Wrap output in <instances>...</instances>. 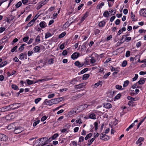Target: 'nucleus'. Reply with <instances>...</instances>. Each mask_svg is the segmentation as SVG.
I'll return each instance as SVG.
<instances>
[{"label": "nucleus", "mask_w": 146, "mask_h": 146, "mask_svg": "<svg viewBox=\"0 0 146 146\" xmlns=\"http://www.w3.org/2000/svg\"><path fill=\"white\" fill-rule=\"evenodd\" d=\"M111 73L110 72H108L106 74H105L103 78H104L106 79L108 77L110 74Z\"/></svg>", "instance_id": "c9c22d12"}, {"label": "nucleus", "mask_w": 146, "mask_h": 146, "mask_svg": "<svg viewBox=\"0 0 146 146\" xmlns=\"http://www.w3.org/2000/svg\"><path fill=\"white\" fill-rule=\"evenodd\" d=\"M42 98H41L36 99L35 100V104H37L41 100Z\"/></svg>", "instance_id": "a19ab883"}, {"label": "nucleus", "mask_w": 146, "mask_h": 146, "mask_svg": "<svg viewBox=\"0 0 146 146\" xmlns=\"http://www.w3.org/2000/svg\"><path fill=\"white\" fill-rule=\"evenodd\" d=\"M102 82L101 81H99L98 82L96 83L95 84H94V88H96L98 87L100 85L101 86L102 85Z\"/></svg>", "instance_id": "f3484780"}, {"label": "nucleus", "mask_w": 146, "mask_h": 146, "mask_svg": "<svg viewBox=\"0 0 146 146\" xmlns=\"http://www.w3.org/2000/svg\"><path fill=\"white\" fill-rule=\"evenodd\" d=\"M84 140V137L83 136H81L79 139V142H81L83 141Z\"/></svg>", "instance_id": "69168bd1"}, {"label": "nucleus", "mask_w": 146, "mask_h": 146, "mask_svg": "<svg viewBox=\"0 0 146 146\" xmlns=\"http://www.w3.org/2000/svg\"><path fill=\"white\" fill-rule=\"evenodd\" d=\"M40 36L39 35H38L35 40V42H37L38 43L40 41Z\"/></svg>", "instance_id": "5701e85b"}, {"label": "nucleus", "mask_w": 146, "mask_h": 146, "mask_svg": "<svg viewBox=\"0 0 146 146\" xmlns=\"http://www.w3.org/2000/svg\"><path fill=\"white\" fill-rule=\"evenodd\" d=\"M33 53V52L32 51L29 50L28 52V56H31Z\"/></svg>", "instance_id": "6e6d98bb"}, {"label": "nucleus", "mask_w": 146, "mask_h": 146, "mask_svg": "<svg viewBox=\"0 0 146 146\" xmlns=\"http://www.w3.org/2000/svg\"><path fill=\"white\" fill-rule=\"evenodd\" d=\"M84 86L85 85H84V84L82 83L78 85H75V87L76 88L80 89L84 87Z\"/></svg>", "instance_id": "6e6552de"}, {"label": "nucleus", "mask_w": 146, "mask_h": 146, "mask_svg": "<svg viewBox=\"0 0 146 146\" xmlns=\"http://www.w3.org/2000/svg\"><path fill=\"white\" fill-rule=\"evenodd\" d=\"M89 12H86L84 15L83 17H82V19L81 20V22H82L85 19L88 17L89 15Z\"/></svg>", "instance_id": "423d86ee"}, {"label": "nucleus", "mask_w": 146, "mask_h": 146, "mask_svg": "<svg viewBox=\"0 0 146 146\" xmlns=\"http://www.w3.org/2000/svg\"><path fill=\"white\" fill-rule=\"evenodd\" d=\"M90 75L89 74H85L83 75L82 79L83 80H87L89 77Z\"/></svg>", "instance_id": "6ab92c4d"}, {"label": "nucleus", "mask_w": 146, "mask_h": 146, "mask_svg": "<svg viewBox=\"0 0 146 146\" xmlns=\"http://www.w3.org/2000/svg\"><path fill=\"white\" fill-rule=\"evenodd\" d=\"M52 36V35L51 33H46L45 35V39H46Z\"/></svg>", "instance_id": "bb28decb"}, {"label": "nucleus", "mask_w": 146, "mask_h": 146, "mask_svg": "<svg viewBox=\"0 0 146 146\" xmlns=\"http://www.w3.org/2000/svg\"><path fill=\"white\" fill-rule=\"evenodd\" d=\"M39 25L41 28H44L46 26V23L44 21H42L39 24Z\"/></svg>", "instance_id": "9d476101"}, {"label": "nucleus", "mask_w": 146, "mask_h": 146, "mask_svg": "<svg viewBox=\"0 0 146 146\" xmlns=\"http://www.w3.org/2000/svg\"><path fill=\"white\" fill-rule=\"evenodd\" d=\"M11 87L14 90H17L18 88V87L17 86L13 84L12 85Z\"/></svg>", "instance_id": "f704fd0d"}, {"label": "nucleus", "mask_w": 146, "mask_h": 146, "mask_svg": "<svg viewBox=\"0 0 146 146\" xmlns=\"http://www.w3.org/2000/svg\"><path fill=\"white\" fill-rule=\"evenodd\" d=\"M120 20L119 19H117L115 21V23L116 25H117L119 24V23H120Z\"/></svg>", "instance_id": "052dcab7"}, {"label": "nucleus", "mask_w": 146, "mask_h": 146, "mask_svg": "<svg viewBox=\"0 0 146 146\" xmlns=\"http://www.w3.org/2000/svg\"><path fill=\"white\" fill-rule=\"evenodd\" d=\"M110 13L107 11H106L103 14V16L105 17H108L109 16Z\"/></svg>", "instance_id": "412c9836"}, {"label": "nucleus", "mask_w": 146, "mask_h": 146, "mask_svg": "<svg viewBox=\"0 0 146 146\" xmlns=\"http://www.w3.org/2000/svg\"><path fill=\"white\" fill-rule=\"evenodd\" d=\"M106 24V22L104 21L100 22L98 24L99 26L100 27H104Z\"/></svg>", "instance_id": "f8f14e48"}, {"label": "nucleus", "mask_w": 146, "mask_h": 146, "mask_svg": "<svg viewBox=\"0 0 146 146\" xmlns=\"http://www.w3.org/2000/svg\"><path fill=\"white\" fill-rule=\"evenodd\" d=\"M94 125L95 127V130H97L98 129V123L97 122H95L94 123Z\"/></svg>", "instance_id": "49530a36"}, {"label": "nucleus", "mask_w": 146, "mask_h": 146, "mask_svg": "<svg viewBox=\"0 0 146 146\" xmlns=\"http://www.w3.org/2000/svg\"><path fill=\"white\" fill-rule=\"evenodd\" d=\"M127 61L126 60H124L123 62L121 64V66L123 67H125L127 65Z\"/></svg>", "instance_id": "7c9ffc66"}, {"label": "nucleus", "mask_w": 146, "mask_h": 146, "mask_svg": "<svg viewBox=\"0 0 146 146\" xmlns=\"http://www.w3.org/2000/svg\"><path fill=\"white\" fill-rule=\"evenodd\" d=\"M48 140V139L45 141L43 143H42V145L41 146H44V145L47 144L49 143V141Z\"/></svg>", "instance_id": "58836bf2"}, {"label": "nucleus", "mask_w": 146, "mask_h": 146, "mask_svg": "<svg viewBox=\"0 0 146 146\" xmlns=\"http://www.w3.org/2000/svg\"><path fill=\"white\" fill-rule=\"evenodd\" d=\"M92 135V134L90 133L89 134H87L85 137V139L86 140H87L88 138H90Z\"/></svg>", "instance_id": "b1692460"}, {"label": "nucleus", "mask_w": 146, "mask_h": 146, "mask_svg": "<svg viewBox=\"0 0 146 146\" xmlns=\"http://www.w3.org/2000/svg\"><path fill=\"white\" fill-rule=\"evenodd\" d=\"M34 21V20H31L27 25V26L26 28L33 26L34 24L33 23Z\"/></svg>", "instance_id": "aec40b11"}, {"label": "nucleus", "mask_w": 146, "mask_h": 146, "mask_svg": "<svg viewBox=\"0 0 146 146\" xmlns=\"http://www.w3.org/2000/svg\"><path fill=\"white\" fill-rule=\"evenodd\" d=\"M55 96L54 94H51L48 95V98H51L54 97Z\"/></svg>", "instance_id": "e2e57ef3"}, {"label": "nucleus", "mask_w": 146, "mask_h": 146, "mask_svg": "<svg viewBox=\"0 0 146 146\" xmlns=\"http://www.w3.org/2000/svg\"><path fill=\"white\" fill-rule=\"evenodd\" d=\"M143 78H141L140 80L137 83L141 85L144 84L145 81L143 79Z\"/></svg>", "instance_id": "2eb2a0df"}, {"label": "nucleus", "mask_w": 146, "mask_h": 146, "mask_svg": "<svg viewBox=\"0 0 146 146\" xmlns=\"http://www.w3.org/2000/svg\"><path fill=\"white\" fill-rule=\"evenodd\" d=\"M84 94V93H82V94H77V95H76L75 97L76 98H80V97H81Z\"/></svg>", "instance_id": "37998d69"}, {"label": "nucleus", "mask_w": 146, "mask_h": 146, "mask_svg": "<svg viewBox=\"0 0 146 146\" xmlns=\"http://www.w3.org/2000/svg\"><path fill=\"white\" fill-rule=\"evenodd\" d=\"M18 40V39L17 38H15L14 39L13 41L12 42V44L13 45L14 44L17 42Z\"/></svg>", "instance_id": "0e129e2a"}, {"label": "nucleus", "mask_w": 146, "mask_h": 146, "mask_svg": "<svg viewBox=\"0 0 146 146\" xmlns=\"http://www.w3.org/2000/svg\"><path fill=\"white\" fill-rule=\"evenodd\" d=\"M54 62V60L53 58H50L48 61V63L49 64H53Z\"/></svg>", "instance_id": "c03bdc74"}, {"label": "nucleus", "mask_w": 146, "mask_h": 146, "mask_svg": "<svg viewBox=\"0 0 146 146\" xmlns=\"http://www.w3.org/2000/svg\"><path fill=\"white\" fill-rule=\"evenodd\" d=\"M130 52L129 51H127L125 54V56L126 57H128L130 56Z\"/></svg>", "instance_id": "8fccbe9b"}, {"label": "nucleus", "mask_w": 146, "mask_h": 146, "mask_svg": "<svg viewBox=\"0 0 146 146\" xmlns=\"http://www.w3.org/2000/svg\"><path fill=\"white\" fill-rule=\"evenodd\" d=\"M138 74H135V77L134 78H133L132 79L133 81H134L135 80H136L138 78Z\"/></svg>", "instance_id": "de8ad7c7"}, {"label": "nucleus", "mask_w": 146, "mask_h": 146, "mask_svg": "<svg viewBox=\"0 0 146 146\" xmlns=\"http://www.w3.org/2000/svg\"><path fill=\"white\" fill-rule=\"evenodd\" d=\"M146 31V30H145L144 29H140L139 31V33L140 34H141V33H145Z\"/></svg>", "instance_id": "5fc2aeb1"}, {"label": "nucleus", "mask_w": 146, "mask_h": 146, "mask_svg": "<svg viewBox=\"0 0 146 146\" xmlns=\"http://www.w3.org/2000/svg\"><path fill=\"white\" fill-rule=\"evenodd\" d=\"M11 107L12 110H14L18 108V104L16 103L11 105Z\"/></svg>", "instance_id": "0eeeda50"}, {"label": "nucleus", "mask_w": 146, "mask_h": 146, "mask_svg": "<svg viewBox=\"0 0 146 146\" xmlns=\"http://www.w3.org/2000/svg\"><path fill=\"white\" fill-rule=\"evenodd\" d=\"M95 138H92L89 141H88V146H90L92 144V143L95 140Z\"/></svg>", "instance_id": "4be33fe9"}, {"label": "nucleus", "mask_w": 146, "mask_h": 146, "mask_svg": "<svg viewBox=\"0 0 146 146\" xmlns=\"http://www.w3.org/2000/svg\"><path fill=\"white\" fill-rule=\"evenodd\" d=\"M8 138L6 135L0 133V141H6L7 140Z\"/></svg>", "instance_id": "f03ea898"}, {"label": "nucleus", "mask_w": 146, "mask_h": 146, "mask_svg": "<svg viewBox=\"0 0 146 146\" xmlns=\"http://www.w3.org/2000/svg\"><path fill=\"white\" fill-rule=\"evenodd\" d=\"M80 56V54L78 52H75L71 55V57L73 60H75L78 58Z\"/></svg>", "instance_id": "20e7f679"}, {"label": "nucleus", "mask_w": 146, "mask_h": 146, "mask_svg": "<svg viewBox=\"0 0 146 146\" xmlns=\"http://www.w3.org/2000/svg\"><path fill=\"white\" fill-rule=\"evenodd\" d=\"M121 96L120 94H117L115 97V98L116 99H119Z\"/></svg>", "instance_id": "4d7b16f0"}, {"label": "nucleus", "mask_w": 146, "mask_h": 146, "mask_svg": "<svg viewBox=\"0 0 146 146\" xmlns=\"http://www.w3.org/2000/svg\"><path fill=\"white\" fill-rule=\"evenodd\" d=\"M115 88L116 89L118 90H122L123 89L122 88V86H120L118 85H117L115 86Z\"/></svg>", "instance_id": "79ce46f5"}, {"label": "nucleus", "mask_w": 146, "mask_h": 146, "mask_svg": "<svg viewBox=\"0 0 146 146\" xmlns=\"http://www.w3.org/2000/svg\"><path fill=\"white\" fill-rule=\"evenodd\" d=\"M52 79V78H46L45 79H39L38 80V81L40 82H42V81H48L50 80H51Z\"/></svg>", "instance_id": "c85d7f7f"}, {"label": "nucleus", "mask_w": 146, "mask_h": 146, "mask_svg": "<svg viewBox=\"0 0 146 146\" xmlns=\"http://www.w3.org/2000/svg\"><path fill=\"white\" fill-rule=\"evenodd\" d=\"M65 32H63L60 35L58 36V38H62L64 37L66 35Z\"/></svg>", "instance_id": "c756f323"}, {"label": "nucleus", "mask_w": 146, "mask_h": 146, "mask_svg": "<svg viewBox=\"0 0 146 146\" xmlns=\"http://www.w3.org/2000/svg\"><path fill=\"white\" fill-rule=\"evenodd\" d=\"M27 83L29 85H31L33 83V81L28 79L27 80Z\"/></svg>", "instance_id": "4c0bfd02"}, {"label": "nucleus", "mask_w": 146, "mask_h": 146, "mask_svg": "<svg viewBox=\"0 0 146 146\" xmlns=\"http://www.w3.org/2000/svg\"><path fill=\"white\" fill-rule=\"evenodd\" d=\"M7 64V62L6 61H5L2 62L0 64V68L2 67L5 65Z\"/></svg>", "instance_id": "393cba45"}, {"label": "nucleus", "mask_w": 146, "mask_h": 146, "mask_svg": "<svg viewBox=\"0 0 146 146\" xmlns=\"http://www.w3.org/2000/svg\"><path fill=\"white\" fill-rule=\"evenodd\" d=\"M76 123H79V124H81L82 123V121L80 119L76 120Z\"/></svg>", "instance_id": "13d9d810"}, {"label": "nucleus", "mask_w": 146, "mask_h": 146, "mask_svg": "<svg viewBox=\"0 0 146 146\" xmlns=\"http://www.w3.org/2000/svg\"><path fill=\"white\" fill-rule=\"evenodd\" d=\"M86 42H84L81 46V50L82 51H84L86 49Z\"/></svg>", "instance_id": "9b49d317"}, {"label": "nucleus", "mask_w": 146, "mask_h": 146, "mask_svg": "<svg viewBox=\"0 0 146 146\" xmlns=\"http://www.w3.org/2000/svg\"><path fill=\"white\" fill-rule=\"evenodd\" d=\"M134 123H132L126 129V131H128L130 129L133 127L134 126Z\"/></svg>", "instance_id": "72a5a7b5"}, {"label": "nucleus", "mask_w": 146, "mask_h": 146, "mask_svg": "<svg viewBox=\"0 0 146 146\" xmlns=\"http://www.w3.org/2000/svg\"><path fill=\"white\" fill-rule=\"evenodd\" d=\"M104 107L107 109H110L112 107V105L109 103H104Z\"/></svg>", "instance_id": "39448f33"}, {"label": "nucleus", "mask_w": 146, "mask_h": 146, "mask_svg": "<svg viewBox=\"0 0 146 146\" xmlns=\"http://www.w3.org/2000/svg\"><path fill=\"white\" fill-rule=\"evenodd\" d=\"M58 133H55L52 136V139H55L58 136Z\"/></svg>", "instance_id": "e433bc0d"}, {"label": "nucleus", "mask_w": 146, "mask_h": 146, "mask_svg": "<svg viewBox=\"0 0 146 146\" xmlns=\"http://www.w3.org/2000/svg\"><path fill=\"white\" fill-rule=\"evenodd\" d=\"M100 33V31L99 30L96 29L95 31V35H96L99 34Z\"/></svg>", "instance_id": "bf43d9fd"}, {"label": "nucleus", "mask_w": 146, "mask_h": 146, "mask_svg": "<svg viewBox=\"0 0 146 146\" xmlns=\"http://www.w3.org/2000/svg\"><path fill=\"white\" fill-rule=\"evenodd\" d=\"M141 41L138 42L136 44V46L138 48L139 47H140L141 46Z\"/></svg>", "instance_id": "774afa93"}, {"label": "nucleus", "mask_w": 146, "mask_h": 146, "mask_svg": "<svg viewBox=\"0 0 146 146\" xmlns=\"http://www.w3.org/2000/svg\"><path fill=\"white\" fill-rule=\"evenodd\" d=\"M95 62V60L93 57H92V58H91L90 60V62L92 64L94 63Z\"/></svg>", "instance_id": "338daca9"}, {"label": "nucleus", "mask_w": 146, "mask_h": 146, "mask_svg": "<svg viewBox=\"0 0 146 146\" xmlns=\"http://www.w3.org/2000/svg\"><path fill=\"white\" fill-rule=\"evenodd\" d=\"M129 83V81L128 80H126V81H125L124 82V84H123V87H126L127 86H128Z\"/></svg>", "instance_id": "a878e982"}, {"label": "nucleus", "mask_w": 146, "mask_h": 146, "mask_svg": "<svg viewBox=\"0 0 146 146\" xmlns=\"http://www.w3.org/2000/svg\"><path fill=\"white\" fill-rule=\"evenodd\" d=\"M68 53L67 51L66 50H64L62 52V54L64 56H65Z\"/></svg>", "instance_id": "864d4df0"}, {"label": "nucleus", "mask_w": 146, "mask_h": 146, "mask_svg": "<svg viewBox=\"0 0 146 146\" xmlns=\"http://www.w3.org/2000/svg\"><path fill=\"white\" fill-rule=\"evenodd\" d=\"M104 5V2H102L100 4H98L96 6V8L97 9H100L102 6H103Z\"/></svg>", "instance_id": "dca6fc26"}, {"label": "nucleus", "mask_w": 146, "mask_h": 146, "mask_svg": "<svg viewBox=\"0 0 146 146\" xmlns=\"http://www.w3.org/2000/svg\"><path fill=\"white\" fill-rule=\"evenodd\" d=\"M141 11L142 14L141 15L144 17H146V9H143L141 10Z\"/></svg>", "instance_id": "4468645a"}, {"label": "nucleus", "mask_w": 146, "mask_h": 146, "mask_svg": "<svg viewBox=\"0 0 146 146\" xmlns=\"http://www.w3.org/2000/svg\"><path fill=\"white\" fill-rule=\"evenodd\" d=\"M40 121L39 120H38L37 121L34 122L33 124V127L36 126L40 122Z\"/></svg>", "instance_id": "a18cd8bd"}, {"label": "nucleus", "mask_w": 146, "mask_h": 146, "mask_svg": "<svg viewBox=\"0 0 146 146\" xmlns=\"http://www.w3.org/2000/svg\"><path fill=\"white\" fill-rule=\"evenodd\" d=\"M18 47V46L16 45V46L14 47L11 50V51L12 52H14L15 50H16Z\"/></svg>", "instance_id": "603ef678"}, {"label": "nucleus", "mask_w": 146, "mask_h": 146, "mask_svg": "<svg viewBox=\"0 0 146 146\" xmlns=\"http://www.w3.org/2000/svg\"><path fill=\"white\" fill-rule=\"evenodd\" d=\"M15 128V129L14 131V133L15 134L18 133V127L16 126Z\"/></svg>", "instance_id": "473e14b6"}, {"label": "nucleus", "mask_w": 146, "mask_h": 146, "mask_svg": "<svg viewBox=\"0 0 146 146\" xmlns=\"http://www.w3.org/2000/svg\"><path fill=\"white\" fill-rule=\"evenodd\" d=\"M55 101L54 99H52L49 101H47V99H45L44 102V103L45 105L51 106L53 104H56Z\"/></svg>", "instance_id": "f257e3e1"}, {"label": "nucleus", "mask_w": 146, "mask_h": 146, "mask_svg": "<svg viewBox=\"0 0 146 146\" xmlns=\"http://www.w3.org/2000/svg\"><path fill=\"white\" fill-rule=\"evenodd\" d=\"M54 99L55 100V101L56 104H58V102H60L59 98H54Z\"/></svg>", "instance_id": "3c124183"}, {"label": "nucleus", "mask_w": 146, "mask_h": 146, "mask_svg": "<svg viewBox=\"0 0 146 146\" xmlns=\"http://www.w3.org/2000/svg\"><path fill=\"white\" fill-rule=\"evenodd\" d=\"M47 118V117L46 116H44L41 119V121H44Z\"/></svg>", "instance_id": "680f3d73"}, {"label": "nucleus", "mask_w": 146, "mask_h": 146, "mask_svg": "<svg viewBox=\"0 0 146 146\" xmlns=\"http://www.w3.org/2000/svg\"><path fill=\"white\" fill-rule=\"evenodd\" d=\"M20 60H23L25 59H27V54L26 52L25 53H22L19 55V57Z\"/></svg>", "instance_id": "7ed1b4c3"}, {"label": "nucleus", "mask_w": 146, "mask_h": 146, "mask_svg": "<svg viewBox=\"0 0 146 146\" xmlns=\"http://www.w3.org/2000/svg\"><path fill=\"white\" fill-rule=\"evenodd\" d=\"M74 64L75 66L78 67V68L81 67V63L78 61L75 62L74 63Z\"/></svg>", "instance_id": "a211bd4d"}, {"label": "nucleus", "mask_w": 146, "mask_h": 146, "mask_svg": "<svg viewBox=\"0 0 146 146\" xmlns=\"http://www.w3.org/2000/svg\"><path fill=\"white\" fill-rule=\"evenodd\" d=\"M88 70V68H85L83 69L81 71L80 73L81 74H84V73H85V72H86Z\"/></svg>", "instance_id": "cd10ccee"}, {"label": "nucleus", "mask_w": 146, "mask_h": 146, "mask_svg": "<svg viewBox=\"0 0 146 146\" xmlns=\"http://www.w3.org/2000/svg\"><path fill=\"white\" fill-rule=\"evenodd\" d=\"M31 16H32V15L31 14L29 15V16L27 17V18L26 19L25 21H29L30 19Z\"/></svg>", "instance_id": "09e8293b"}, {"label": "nucleus", "mask_w": 146, "mask_h": 146, "mask_svg": "<svg viewBox=\"0 0 146 146\" xmlns=\"http://www.w3.org/2000/svg\"><path fill=\"white\" fill-rule=\"evenodd\" d=\"M89 118L94 119H96V115L94 113L90 114L89 115Z\"/></svg>", "instance_id": "ddd939ff"}, {"label": "nucleus", "mask_w": 146, "mask_h": 146, "mask_svg": "<svg viewBox=\"0 0 146 146\" xmlns=\"http://www.w3.org/2000/svg\"><path fill=\"white\" fill-rule=\"evenodd\" d=\"M127 98L129 100L131 101H135L137 100L135 99V98H134L129 96L127 97Z\"/></svg>", "instance_id": "2f4dec72"}, {"label": "nucleus", "mask_w": 146, "mask_h": 146, "mask_svg": "<svg viewBox=\"0 0 146 146\" xmlns=\"http://www.w3.org/2000/svg\"><path fill=\"white\" fill-rule=\"evenodd\" d=\"M40 47L38 46H36L33 49L36 52H40Z\"/></svg>", "instance_id": "1a4fd4ad"}, {"label": "nucleus", "mask_w": 146, "mask_h": 146, "mask_svg": "<svg viewBox=\"0 0 146 146\" xmlns=\"http://www.w3.org/2000/svg\"><path fill=\"white\" fill-rule=\"evenodd\" d=\"M45 4V3H42L41 4L39 5L36 8L38 10L40 9Z\"/></svg>", "instance_id": "ea45409f"}]
</instances>
